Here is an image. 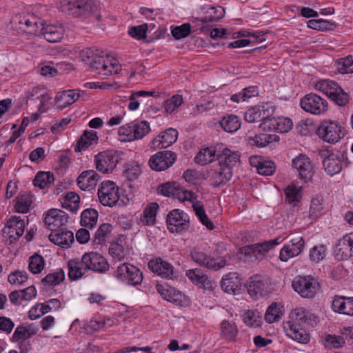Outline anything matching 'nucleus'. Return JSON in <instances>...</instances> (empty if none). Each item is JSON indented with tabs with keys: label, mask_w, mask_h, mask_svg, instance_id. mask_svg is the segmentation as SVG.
Segmentation results:
<instances>
[{
	"label": "nucleus",
	"mask_w": 353,
	"mask_h": 353,
	"mask_svg": "<svg viewBox=\"0 0 353 353\" xmlns=\"http://www.w3.org/2000/svg\"><path fill=\"white\" fill-rule=\"evenodd\" d=\"M15 21H17L19 28L28 34L38 35L43 20L33 14L16 16Z\"/></svg>",
	"instance_id": "nucleus-14"
},
{
	"label": "nucleus",
	"mask_w": 353,
	"mask_h": 353,
	"mask_svg": "<svg viewBox=\"0 0 353 353\" xmlns=\"http://www.w3.org/2000/svg\"><path fill=\"white\" fill-rule=\"evenodd\" d=\"M325 343L327 347L341 348L345 345V341L341 336L328 334L325 337Z\"/></svg>",
	"instance_id": "nucleus-63"
},
{
	"label": "nucleus",
	"mask_w": 353,
	"mask_h": 353,
	"mask_svg": "<svg viewBox=\"0 0 353 353\" xmlns=\"http://www.w3.org/2000/svg\"><path fill=\"white\" fill-rule=\"evenodd\" d=\"M64 28L61 24L42 23L39 34L50 43L59 42L63 37Z\"/></svg>",
	"instance_id": "nucleus-23"
},
{
	"label": "nucleus",
	"mask_w": 353,
	"mask_h": 353,
	"mask_svg": "<svg viewBox=\"0 0 353 353\" xmlns=\"http://www.w3.org/2000/svg\"><path fill=\"white\" fill-rule=\"evenodd\" d=\"M54 181L53 174L50 172H39L33 180V184L35 187L40 189L49 188Z\"/></svg>",
	"instance_id": "nucleus-43"
},
{
	"label": "nucleus",
	"mask_w": 353,
	"mask_h": 353,
	"mask_svg": "<svg viewBox=\"0 0 353 353\" xmlns=\"http://www.w3.org/2000/svg\"><path fill=\"white\" fill-rule=\"evenodd\" d=\"M118 140L122 143L132 141V127L130 123L119 127L118 130Z\"/></svg>",
	"instance_id": "nucleus-61"
},
{
	"label": "nucleus",
	"mask_w": 353,
	"mask_h": 353,
	"mask_svg": "<svg viewBox=\"0 0 353 353\" xmlns=\"http://www.w3.org/2000/svg\"><path fill=\"white\" fill-rule=\"evenodd\" d=\"M335 258L339 261L347 260L353 256V234L339 239L334 248Z\"/></svg>",
	"instance_id": "nucleus-20"
},
{
	"label": "nucleus",
	"mask_w": 353,
	"mask_h": 353,
	"mask_svg": "<svg viewBox=\"0 0 353 353\" xmlns=\"http://www.w3.org/2000/svg\"><path fill=\"white\" fill-rule=\"evenodd\" d=\"M176 160V154L172 151L159 152L149 160L150 168L156 171H162L171 167Z\"/></svg>",
	"instance_id": "nucleus-12"
},
{
	"label": "nucleus",
	"mask_w": 353,
	"mask_h": 353,
	"mask_svg": "<svg viewBox=\"0 0 353 353\" xmlns=\"http://www.w3.org/2000/svg\"><path fill=\"white\" fill-rule=\"evenodd\" d=\"M45 266V260L43 257L39 254H34L29 259L28 269L33 274H39L41 272Z\"/></svg>",
	"instance_id": "nucleus-52"
},
{
	"label": "nucleus",
	"mask_w": 353,
	"mask_h": 353,
	"mask_svg": "<svg viewBox=\"0 0 353 353\" xmlns=\"http://www.w3.org/2000/svg\"><path fill=\"white\" fill-rule=\"evenodd\" d=\"M340 86L334 81L321 80L315 85V89L323 92L330 98L335 92H337Z\"/></svg>",
	"instance_id": "nucleus-45"
},
{
	"label": "nucleus",
	"mask_w": 353,
	"mask_h": 353,
	"mask_svg": "<svg viewBox=\"0 0 353 353\" xmlns=\"http://www.w3.org/2000/svg\"><path fill=\"white\" fill-rule=\"evenodd\" d=\"M289 238V243L280 250L279 259L284 262L301 254L305 248V241L301 235L292 234Z\"/></svg>",
	"instance_id": "nucleus-8"
},
{
	"label": "nucleus",
	"mask_w": 353,
	"mask_h": 353,
	"mask_svg": "<svg viewBox=\"0 0 353 353\" xmlns=\"http://www.w3.org/2000/svg\"><path fill=\"white\" fill-rule=\"evenodd\" d=\"M99 137L97 132L94 130H85L79 137L74 148L76 152H81L88 150L90 147L98 143Z\"/></svg>",
	"instance_id": "nucleus-33"
},
{
	"label": "nucleus",
	"mask_w": 353,
	"mask_h": 353,
	"mask_svg": "<svg viewBox=\"0 0 353 353\" xmlns=\"http://www.w3.org/2000/svg\"><path fill=\"white\" fill-rule=\"evenodd\" d=\"M26 224L23 219L14 216L8 220L3 230L4 235L8 236L10 244L18 240L23 234Z\"/></svg>",
	"instance_id": "nucleus-16"
},
{
	"label": "nucleus",
	"mask_w": 353,
	"mask_h": 353,
	"mask_svg": "<svg viewBox=\"0 0 353 353\" xmlns=\"http://www.w3.org/2000/svg\"><path fill=\"white\" fill-rule=\"evenodd\" d=\"M59 8L69 15L87 19L97 12L99 5L95 0H61Z\"/></svg>",
	"instance_id": "nucleus-3"
},
{
	"label": "nucleus",
	"mask_w": 353,
	"mask_h": 353,
	"mask_svg": "<svg viewBox=\"0 0 353 353\" xmlns=\"http://www.w3.org/2000/svg\"><path fill=\"white\" fill-rule=\"evenodd\" d=\"M244 323L250 326L257 327L262 324V316L258 311L248 310L243 315Z\"/></svg>",
	"instance_id": "nucleus-50"
},
{
	"label": "nucleus",
	"mask_w": 353,
	"mask_h": 353,
	"mask_svg": "<svg viewBox=\"0 0 353 353\" xmlns=\"http://www.w3.org/2000/svg\"><path fill=\"white\" fill-rule=\"evenodd\" d=\"M178 138V131L174 128H169L156 137L152 141L154 150L166 148L174 143Z\"/></svg>",
	"instance_id": "nucleus-26"
},
{
	"label": "nucleus",
	"mask_w": 353,
	"mask_h": 353,
	"mask_svg": "<svg viewBox=\"0 0 353 353\" xmlns=\"http://www.w3.org/2000/svg\"><path fill=\"white\" fill-rule=\"evenodd\" d=\"M83 263H85L88 271L105 273L110 268L107 259L101 254L95 252L85 253L83 255Z\"/></svg>",
	"instance_id": "nucleus-11"
},
{
	"label": "nucleus",
	"mask_w": 353,
	"mask_h": 353,
	"mask_svg": "<svg viewBox=\"0 0 353 353\" xmlns=\"http://www.w3.org/2000/svg\"><path fill=\"white\" fill-rule=\"evenodd\" d=\"M37 296V290L34 285H30L21 290L12 291L9 298L10 302L15 305H21L23 301H30Z\"/></svg>",
	"instance_id": "nucleus-34"
},
{
	"label": "nucleus",
	"mask_w": 353,
	"mask_h": 353,
	"mask_svg": "<svg viewBox=\"0 0 353 353\" xmlns=\"http://www.w3.org/2000/svg\"><path fill=\"white\" fill-rule=\"evenodd\" d=\"M286 335L298 343L306 344L310 341V334L303 325L286 321L283 323Z\"/></svg>",
	"instance_id": "nucleus-22"
},
{
	"label": "nucleus",
	"mask_w": 353,
	"mask_h": 353,
	"mask_svg": "<svg viewBox=\"0 0 353 353\" xmlns=\"http://www.w3.org/2000/svg\"><path fill=\"white\" fill-rule=\"evenodd\" d=\"M94 163L97 171L103 174H109L116 168L118 157L112 150L103 151L94 156Z\"/></svg>",
	"instance_id": "nucleus-9"
},
{
	"label": "nucleus",
	"mask_w": 353,
	"mask_h": 353,
	"mask_svg": "<svg viewBox=\"0 0 353 353\" xmlns=\"http://www.w3.org/2000/svg\"><path fill=\"white\" fill-rule=\"evenodd\" d=\"M79 196L74 192H70L64 196V201L62 205L64 208L71 212H76L79 206Z\"/></svg>",
	"instance_id": "nucleus-53"
},
{
	"label": "nucleus",
	"mask_w": 353,
	"mask_h": 353,
	"mask_svg": "<svg viewBox=\"0 0 353 353\" xmlns=\"http://www.w3.org/2000/svg\"><path fill=\"white\" fill-rule=\"evenodd\" d=\"M113 227L110 223H102L93 236V243L96 245H102L106 241L108 236L112 231Z\"/></svg>",
	"instance_id": "nucleus-46"
},
{
	"label": "nucleus",
	"mask_w": 353,
	"mask_h": 353,
	"mask_svg": "<svg viewBox=\"0 0 353 353\" xmlns=\"http://www.w3.org/2000/svg\"><path fill=\"white\" fill-rule=\"evenodd\" d=\"M85 93L80 90H68L57 94L55 101L59 109H63L74 103Z\"/></svg>",
	"instance_id": "nucleus-28"
},
{
	"label": "nucleus",
	"mask_w": 353,
	"mask_h": 353,
	"mask_svg": "<svg viewBox=\"0 0 353 353\" xmlns=\"http://www.w3.org/2000/svg\"><path fill=\"white\" fill-rule=\"evenodd\" d=\"M252 166L256 167L257 172L262 175H272L276 170L274 163L272 161L264 160L261 157H252L250 159Z\"/></svg>",
	"instance_id": "nucleus-36"
},
{
	"label": "nucleus",
	"mask_w": 353,
	"mask_h": 353,
	"mask_svg": "<svg viewBox=\"0 0 353 353\" xmlns=\"http://www.w3.org/2000/svg\"><path fill=\"white\" fill-rule=\"evenodd\" d=\"M115 276L119 281L126 285H132V265L124 263L118 266L115 272Z\"/></svg>",
	"instance_id": "nucleus-40"
},
{
	"label": "nucleus",
	"mask_w": 353,
	"mask_h": 353,
	"mask_svg": "<svg viewBox=\"0 0 353 353\" xmlns=\"http://www.w3.org/2000/svg\"><path fill=\"white\" fill-rule=\"evenodd\" d=\"M172 196L174 199H179L182 202L185 201L190 202L192 201V200L197 199V196L194 192L185 190L178 185H176Z\"/></svg>",
	"instance_id": "nucleus-58"
},
{
	"label": "nucleus",
	"mask_w": 353,
	"mask_h": 353,
	"mask_svg": "<svg viewBox=\"0 0 353 353\" xmlns=\"http://www.w3.org/2000/svg\"><path fill=\"white\" fill-rule=\"evenodd\" d=\"M68 276L72 281H77L81 279L87 272L85 263H83V256L81 259H71L68 262Z\"/></svg>",
	"instance_id": "nucleus-37"
},
{
	"label": "nucleus",
	"mask_w": 353,
	"mask_h": 353,
	"mask_svg": "<svg viewBox=\"0 0 353 353\" xmlns=\"http://www.w3.org/2000/svg\"><path fill=\"white\" fill-rule=\"evenodd\" d=\"M316 134L322 140L330 143L339 142L345 135L341 124L330 120L322 121L317 128Z\"/></svg>",
	"instance_id": "nucleus-6"
},
{
	"label": "nucleus",
	"mask_w": 353,
	"mask_h": 353,
	"mask_svg": "<svg viewBox=\"0 0 353 353\" xmlns=\"http://www.w3.org/2000/svg\"><path fill=\"white\" fill-rule=\"evenodd\" d=\"M290 319L288 322L301 325L314 326L317 323V316L310 310L303 307L294 309L290 314Z\"/></svg>",
	"instance_id": "nucleus-18"
},
{
	"label": "nucleus",
	"mask_w": 353,
	"mask_h": 353,
	"mask_svg": "<svg viewBox=\"0 0 353 353\" xmlns=\"http://www.w3.org/2000/svg\"><path fill=\"white\" fill-rule=\"evenodd\" d=\"M65 279V272L62 269L57 272L50 273L41 280V283L46 287L55 286L63 282Z\"/></svg>",
	"instance_id": "nucleus-49"
},
{
	"label": "nucleus",
	"mask_w": 353,
	"mask_h": 353,
	"mask_svg": "<svg viewBox=\"0 0 353 353\" xmlns=\"http://www.w3.org/2000/svg\"><path fill=\"white\" fill-rule=\"evenodd\" d=\"M150 131V123L148 121H137L134 123V140L143 139Z\"/></svg>",
	"instance_id": "nucleus-56"
},
{
	"label": "nucleus",
	"mask_w": 353,
	"mask_h": 353,
	"mask_svg": "<svg viewBox=\"0 0 353 353\" xmlns=\"http://www.w3.org/2000/svg\"><path fill=\"white\" fill-rule=\"evenodd\" d=\"M300 105L305 112L315 115L322 114L328 110L326 99L314 93L305 95L301 99Z\"/></svg>",
	"instance_id": "nucleus-7"
},
{
	"label": "nucleus",
	"mask_w": 353,
	"mask_h": 353,
	"mask_svg": "<svg viewBox=\"0 0 353 353\" xmlns=\"http://www.w3.org/2000/svg\"><path fill=\"white\" fill-rule=\"evenodd\" d=\"M320 155L323 158V165L327 174L334 176L342 170L343 161L338 154L329 150H323L321 152Z\"/></svg>",
	"instance_id": "nucleus-17"
},
{
	"label": "nucleus",
	"mask_w": 353,
	"mask_h": 353,
	"mask_svg": "<svg viewBox=\"0 0 353 353\" xmlns=\"http://www.w3.org/2000/svg\"><path fill=\"white\" fill-rule=\"evenodd\" d=\"M68 222L67 213L54 208L48 210L44 219L45 225L51 232L66 228Z\"/></svg>",
	"instance_id": "nucleus-10"
},
{
	"label": "nucleus",
	"mask_w": 353,
	"mask_h": 353,
	"mask_svg": "<svg viewBox=\"0 0 353 353\" xmlns=\"http://www.w3.org/2000/svg\"><path fill=\"white\" fill-rule=\"evenodd\" d=\"M156 288L161 296L176 305H182L184 303V295L176 290L174 288L168 285H162L157 283Z\"/></svg>",
	"instance_id": "nucleus-27"
},
{
	"label": "nucleus",
	"mask_w": 353,
	"mask_h": 353,
	"mask_svg": "<svg viewBox=\"0 0 353 353\" xmlns=\"http://www.w3.org/2000/svg\"><path fill=\"white\" fill-rule=\"evenodd\" d=\"M240 154L228 148L218 151V163L223 165H228L232 170L233 167L239 161Z\"/></svg>",
	"instance_id": "nucleus-38"
},
{
	"label": "nucleus",
	"mask_w": 353,
	"mask_h": 353,
	"mask_svg": "<svg viewBox=\"0 0 353 353\" xmlns=\"http://www.w3.org/2000/svg\"><path fill=\"white\" fill-rule=\"evenodd\" d=\"M92 48H86L81 51V60L89 65L91 70L102 77L103 79L117 74L121 70L119 61L108 54L99 55Z\"/></svg>",
	"instance_id": "nucleus-2"
},
{
	"label": "nucleus",
	"mask_w": 353,
	"mask_h": 353,
	"mask_svg": "<svg viewBox=\"0 0 353 353\" xmlns=\"http://www.w3.org/2000/svg\"><path fill=\"white\" fill-rule=\"evenodd\" d=\"M239 333L236 323L228 320H223L220 324L221 337L228 341H233Z\"/></svg>",
	"instance_id": "nucleus-39"
},
{
	"label": "nucleus",
	"mask_w": 353,
	"mask_h": 353,
	"mask_svg": "<svg viewBox=\"0 0 353 353\" xmlns=\"http://www.w3.org/2000/svg\"><path fill=\"white\" fill-rule=\"evenodd\" d=\"M28 279V275L25 271L17 270L10 273L8 280L12 285H22L25 283Z\"/></svg>",
	"instance_id": "nucleus-62"
},
{
	"label": "nucleus",
	"mask_w": 353,
	"mask_h": 353,
	"mask_svg": "<svg viewBox=\"0 0 353 353\" xmlns=\"http://www.w3.org/2000/svg\"><path fill=\"white\" fill-rule=\"evenodd\" d=\"M281 243L280 238L265 241L241 248V253L244 254L246 260H262L270 250Z\"/></svg>",
	"instance_id": "nucleus-4"
},
{
	"label": "nucleus",
	"mask_w": 353,
	"mask_h": 353,
	"mask_svg": "<svg viewBox=\"0 0 353 353\" xmlns=\"http://www.w3.org/2000/svg\"><path fill=\"white\" fill-rule=\"evenodd\" d=\"M183 103V99L181 95L175 94L171 98L167 99L164 103L165 111L168 114H172L178 111L179 108Z\"/></svg>",
	"instance_id": "nucleus-55"
},
{
	"label": "nucleus",
	"mask_w": 353,
	"mask_h": 353,
	"mask_svg": "<svg viewBox=\"0 0 353 353\" xmlns=\"http://www.w3.org/2000/svg\"><path fill=\"white\" fill-rule=\"evenodd\" d=\"M335 66L339 72L341 74H350L353 72V59L352 56H347L338 59Z\"/></svg>",
	"instance_id": "nucleus-54"
},
{
	"label": "nucleus",
	"mask_w": 353,
	"mask_h": 353,
	"mask_svg": "<svg viewBox=\"0 0 353 353\" xmlns=\"http://www.w3.org/2000/svg\"><path fill=\"white\" fill-rule=\"evenodd\" d=\"M286 201L294 205L299 202L301 198V189L294 185H288L285 190Z\"/></svg>",
	"instance_id": "nucleus-59"
},
{
	"label": "nucleus",
	"mask_w": 353,
	"mask_h": 353,
	"mask_svg": "<svg viewBox=\"0 0 353 353\" xmlns=\"http://www.w3.org/2000/svg\"><path fill=\"white\" fill-rule=\"evenodd\" d=\"M265 287V283L260 275L250 277L247 284L248 292L252 297L261 294Z\"/></svg>",
	"instance_id": "nucleus-41"
},
{
	"label": "nucleus",
	"mask_w": 353,
	"mask_h": 353,
	"mask_svg": "<svg viewBox=\"0 0 353 353\" xmlns=\"http://www.w3.org/2000/svg\"><path fill=\"white\" fill-rule=\"evenodd\" d=\"M232 176V170L228 165L217 163L210 174V181L214 187H219L228 182Z\"/></svg>",
	"instance_id": "nucleus-24"
},
{
	"label": "nucleus",
	"mask_w": 353,
	"mask_h": 353,
	"mask_svg": "<svg viewBox=\"0 0 353 353\" xmlns=\"http://www.w3.org/2000/svg\"><path fill=\"white\" fill-rule=\"evenodd\" d=\"M159 205L156 203H150L143 211L139 220L143 225H152L154 223Z\"/></svg>",
	"instance_id": "nucleus-48"
},
{
	"label": "nucleus",
	"mask_w": 353,
	"mask_h": 353,
	"mask_svg": "<svg viewBox=\"0 0 353 353\" xmlns=\"http://www.w3.org/2000/svg\"><path fill=\"white\" fill-rule=\"evenodd\" d=\"M292 163L302 180L307 182L312 179L314 174V165L308 157L300 154L293 159Z\"/></svg>",
	"instance_id": "nucleus-19"
},
{
	"label": "nucleus",
	"mask_w": 353,
	"mask_h": 353,
	"mask_svg": "<svg viewBox=\"0 0 353 353\" xmlns=\"http://www.w3.org/2000/svg\"><path fill=\"white\" fill-rule=\"evenodd\" d=\"M191 256L195 263L210 270H218L223 268L226 264V261L223 258L218 257L214 259L199 250L192 251Z\"/></svg>",
	"instance_id": "nucleus-13"
},
{
	"label": "nucleus",
	"mask_w": 353,
	"mask_h": 353,
	"mask_svg": "<svg viewBox=\"0 0 353 353\" xmlns=\"http://www.w3.org/2000/svg\"><path fill=\"white\" fill-rule=\"evenodd\" d=\"M220 125L225 132L232 133L239 129L241 122L237 116L230 114L223 117L220 121Z\"/></svg>",
	"instance_id": "nucleus-44"
},
{
	"label": "nucleus",
	"mask_w": 353,
	"mask_h": 353,
	"mask_svg": "<svg viewBox=\"0 0 353 353\" xmlns=\"http://www.w3.org/2000/svg\"><path fill=\"white\" fill-rule=\"evenodd\" d=\"M100 179V176L93 170L82 172L77 179V183L82 190L94 188Z\"/></svg>",
	"instance_id": "nucleus-31"
},
{
	"label": "nucleus",
	"mask_w": 353,
	"mask_h": 353,
	"mask_svg": "<svg viewBox=\"0 0 353 353\" xmlns=\"http://www.w3.org/2000/svg\"><path fill=\"white\" fill-rule=\"evenodd\" d=\"M148 266L152 272L163 279H171L172 277L173 266L160 257L151 259L148 262Z\"/></svg>",
	"instance_id": "nucleus-25"
},
{
	"label": "nucleus",
	"mask_w": 353,
	"mask_h": 353,
	"mask_svg": "<svg viewBox=\"0 0 353 353\" xmlns=\"http://www.w3.org/2000/svg\"><path fill=\"white\" fill-rule=\"evenodd\" d=\"M323 210L322 200L319 198H314L311 201L310 216L312 219H316L322 214Z\"/></svg>",
	"instance_id": "nucleus-64"
},
{
	"label": "nucleus",
	"mask_w": 353,
	"mask_h": 353,
	"mask_svg": "<svg viewBox=\"0 0 353 353\" xmlns=\"http://www.w3.org/2000/svg\"><path fill=\"white\" fill-rule=\"evenodd\" d=\"M217 157L216 150L214 148H203L195 157V161L201 165L212 162Z\"/></svg>",
	"instance_id": "nucleus-47"
},
{
	"label": "nucleus",
	"mask_w": 353,
	"mask_h": 353,
	"mask_svg": "<svg viewBox=\"0 0 353 353\" xmlns=\"http://www.w3.org/2000/svg\"><path fill=\"white\" fill-rule=\"evenodd\" d=\"M170 29L172 37L176 40L186 38L192 32V26L188 23H183L181 26H172Z\"/></svg>",
	"instance_id": "nucleus-51"
},
{
	"label": "nucleus",
	"mask_w": 353,
	"mask_h": 353,
	"mask_svg": "<svg viewBox=\"0 0 353 353\" xmlns=\"http://www.w3.org/2000/svg\"><path fill=\"white\" fill-rule=\"evenodd\" d=\"M252 141L254 145L263 148L269 143L279 141V137L275 134H260L256 135Z\"/></svg>",
	"instance_id": "nucleus-60"
},
{
	"label": "nucleus",
	"mask_w": 353,
	"mask_h": 353,
	"mask_svg": "<svg viewBox=\"0 0 353 353\" xmlns=\"http://www.w3.org/2000/svg\"><path fill=\"white\" fill-rule=\"evenodd\" d=\"M49 239L53 243L65 248L70 247V244L74 242V235L72 232L65 228L51 232L49 235Z\"/></svg>",
	"instance_id": "nucleus-32"
},
{
	"label": "nucleus",
	"mask_w": 353,
	"mask_h": 353,
	"mask_svg": "<svg viewBox=\"0 0 353 353\" xmlns=\"http://www.w3.org/2000/svg\"><path fill=\"white\" fill-rule=\"evenodd\" d=\"M186 276L192 283L205 290H212L214 289V283L209 279L208 276L199 268L187 270Z\"/></svg>",
	"instance_id": "nucleus-30"
},
{
	"label": "nucleus",
	"mask_w": 353,
	"mask_h": 353,
	"mask_svg": "<svg viewBox=\"0 0 353 353\" xmlns=\"http://www.w3.org/2000/svg\"><path fill=\"white\" fill-rule=\"evenodd\" d=\"M166 222L170 232H179L188 228L189 217L182 210L175 209L168 214Z\"/></svg>",
	"instance_id": "nucleus-15"
},
{
	"label": "nucleus",
	"mask_w": 353,
	"mask_h": 353,
	"mask_svg": "<svg viewBox=\"0 0 353 353\" xmlns=\"http://www.w3.org/2000/svg\"><path fill=\"white\" fill-rule=\"evenodd\" d=\"M332 308L335 312L353 316V297L336 295L332 303Z\"/></svg>",
	"instance_id": "nucleus-29"
},
{
	"label": "nucleus",
	"mask_w": 353,
	"mask_h": 353,
	"mask_svg": "<svg viewBox=\"0 0 353 353\" xmlns=\"http://www.w3.org/2000/svg\"><path fill=\"white\" fill-rule=\"evenodd\" d=\"M222 290L228 294H238L240 291L241 282L236 272L225 274L221 280Z\"/></svg>",
	"instance_id": "nucleus-35"
},
{
	"label": "nucleus",
	"mask_w": 353,
	"mask_h": 353,
	"mask_svg": "<svg viewBox=\"0 0 353 353\" xmlns=\"http://www.w3.org/2000/svg\"><path fill=\"white\" fill-rule=\"evenodd\" d=\"M14 209L19 213H27L32 204V200L28 195H20L15 199Z\"/></svg>",
	"instance_id": "nucleus-57"
},
{
	"label": "nucleus",
	"mask_w": 353,
	"mask_h": 353,
	"mask_svg": "<svg viewBox=\"0 0 353 353\" xmlns=\"http://www.w3.org/2000/svg\"><path fill=\"white\" fill-rule=\"evenodd\" d=\"M98 216L99 213L97 210L93 208L85 209L81 214L80 224L83 227L92 229L96 226Z\"/></svg>",
	"instance_id": "nucleus-42"
},
{
	"label": "nucleus",
	"mask_w": 353,
	"mask_h": 353,
	"mask_svg": "<svg viewBox=\"0 0 353 353\" xmlns=\"http://www.w3.org/2000/svg\"><path fill=\"white\" fill-rule=\"evenodd\" d=\"M122 177L123 178L121 188L125 194L126 201L121 199L118 186L110 181H105L101 183L97 194L99 202L104 206L112 207L121 200L123 205H127L132 199V166L126 164Z\"/></svg>",
	"instance_id": "nucleus-1"
},
{
	"label": "nucleus",
	"mask_w": 353,
	"mask_h": 353,
	"mask_svg": "<svg viewBox=\"0 0 353 353\" xmlns=\"http://www.w3.org/2000/svg\"><path fill=\"white\" fill-rule=\"evenodd\" d=\"M274 108L270 103H265L248 109L245 113V120L249 123L262 121L269 116H272Z\"/></svg>",
	"instance_id": "nucleus-21"
},
{
	"label": "nucleus",
	"mask_w": 353,
	"mask_h": 353,
	"mask_svg": "<svg viewBox=\"0 0 353 353\" xmlns=\"http://www.w3.org/2000/svg\"><path fill=\"white\" fill-rule=\"evenodd\" d=\"M292 285L294 291L305 299L313 298L320 289L317 280L311 276H297Z\"/></svg>",
	"instance_id": "nucleus-5"
}]
</instances>
